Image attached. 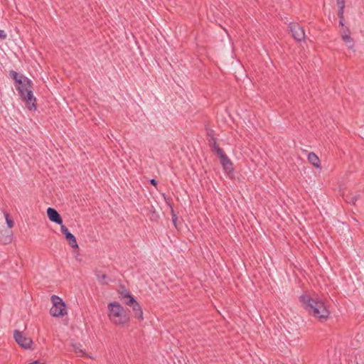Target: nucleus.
I'll return each instance as SVG.
<instances>
[{
  "mask_svg": "<svg viewBox=\"0 0 364 364\" xmlns=\"http://www.w3.org/2000/svg\"><path fill=\"white\" fill-rule=\"evenodd\" d=\"M60 229L63 235L65 236L68 243L70 245V247L78 250L79 247L75 235L72 234L69 231L68 228L64 225H61Z\"/></svg>",
  "mask_w": 364,
  "mask_h": 364,
  "instance_id": "8",
  "label": "nucleus"
},
{
  "mask_svg": "<svg viewBox=\"0 0 364 364\" xmlns=\"http://www.w3.org/2000/svg\"><path fill=\"white\" fill-rule=\"evenodd\" d=\"M360 198L359 193H350L343 196L345 201L349 204L355 205V202Z\"/></svg>",
  "mask_w": 364,
  "mask_h": 364,
  "instance_id": "12",
  "label": "nucleus"
},
{
  "mask_svg": "<svg viewBox=\"0 0 364 364\" xmlns=\"http://www.w3.org/2000/svg\"><path fill=\"white\" fill-rule=\"evenodd\" d=\"M47 215L50 221L58 225H63V218L55 208L49 207L47 209Z\"/></svg>",
  "mask_w": 364,
  "mask_h": 364,
  "instance_id": "10",
  "label": "nucleus"
},
{
  "mask_svg": "<svg viewBox=\"0 0 364 364\" xmlns=\"http://www.w3.org/2000/svg\"><path fill=\"white\" fill-rule=\"evenodd\" d=\"M149 183L155 187L158 185V181L155 178H151L149 180Z\"/></svg>",
  "mask_w": 364,
  "mask_h": 364,
  "instance_id": "26",
  "label": "nucleus"
},
{
  "mask_svg": "<svg viewBox=\"0 0 364 364\" xmlns=\"http://www.w3.org/2000/svg\"><path fill=\"white\" fill-rule=\"evenodd\" d=\"M101 280L102 281H107V279H109L108 276L106 274H102L101 276H100V278Z\"/></svg>",
  "mask_w": 364,
  "mask_h": 364,
  "instance_id": "27",
  "label": "nucleus"
},
{
  "mask_svg": "<svg viewBox=\"0 0 364 364\" xmlns=\"http://www.w3.org/2000/svg\"><path fill=\"white\" fill-rule=\"evenodd\" d=\"M123 288H124V287H122ZM125 289H124V291H122V292H119L121 294V295L122 296V294H125Z\"/></svg>",
  "mask_w": 364,
  "mask_h": 364,
  "instance_id": "29",
  "label": "nucleus"
},
{
  "mask_svg": "<svg viewBox=\"0 0 364 364\" xmlns=\"http://www.w3.org/2000/svg\"><path fill=\"white\" fill-rule=\"evenodd\" d=\"M337 5L345 4V0H336Z\"/></svg>",
  "mask_w": 364,
  "mask_h": 364,
  "instance_id": "28",
  "label": "nucleus"
},
{
  "mask_svg": "<svg viewBox=\"0 0 364 364\" xmlns=\"http://www.w3.org/2000/svg\"><path fill=\"white\" fill-rule=\"evenodd\" d=\"M206 134L210 150L213 153L216 154L219 149H222L217 144V139L214 136L215 132L212 129L206 128Z\"/></svg>",
  "mask_w": 364,
  "mask_h": 364,
  "instance_id": "9",
  "label": "nucleus"
},
{
  "mask_svg": "<svg viewBox=\"0 0 364 364\" xmlns=\"http://www.w3.org/2000/svg\"><path fill=\"white\" fill-rule=\"evenodd\" d=\"M225 173L231 178H234V167L231 160L228 158L223 149H219L216 153Z\"/></svg>",
  "mask_w": 364,
  "mask_h": 364,
  "instance_id": "5",
  "label": "nucleus"
},
{
  "mask_svg": "<svg viewBox=\"0 0 364 364\" xmlns=\"http://www.w3.org/2000/svg\"><path fill=\"white\" fill-rule=\"evenodd\" d=\"M6 38H7L6 33L4 32V31L0 29V39L5 40Z\"/></svg>",
  "mask_w": 364,
  "mask_h": 364,
  "instance_id": "24",
  "label": "nucleus"
},
{
  "mask_svg": "<svg viewBox=\"0 0 364 364\" xmlns=\"http://www.w3.org/2000/svg\"><path fill=\"white\" fill-rule=\"evenodd\" d=\"M94 273H95V277H97V279L98 282L100 284H102V285H107L108 284V282L107 281H102V280H101L100 279V276L102 275L101 274V271L98 270L97 269H95L94 270Z\"/></svg>",
  "mask_w": 364,
  "mask_h": 364,
  "instance_id": "21",
  "label": "nucleus"
},
{
  "mask_svg": "<svg viewBox=\"0 0 364 364\" xmlns=\"http://www.w3.org/2000/svg\"><path fill=\"white\" fill-rule=\"evenodd\" d=\"M302 308L311 316L321 321H326L330 311L324 301L318 297H312L308 294H303L299 297Z\"/></svg>",
  "mask_w": 364,
  "mask_h": 364,
  "instance_id": "2",
  "label": "nucleus"
},
{
  "mask_svg": "<svg viewBox=\"0 0 364 364\" xmlns=\"http://www.w3.org/2000/svg\"><path fill=\"white\" fill-rule=\"evenodd\" d=\"M342 27L341 31V35H350V31L349 28L346 26H345V23H343V26H341Z\"/></svg>",
  "mask_w": 364,
  "mask_h": 364,
  "instance_id": "23",
  "label": "nucleus"
},
{
  "mask_svg": "<svg viewBox=\"0 0 364 364\" xmlns=\"http://www.w3.org/2000/svg\"><path fill=\"white\" fill-rule=\"evenodd\" d=\"M14 338L15 341L23 348L28 349L33 343V341L30 338L23 336V332L19 330L14 331Z\"/></svg>",
  "mask_w": 364,
  "mask_h": 364,
  "instance_id": "7",
  "label": "nucleus"
},
{
  "mask_svg": "<svg viewBox=\"0 0 364 364\" xmlns=\"http://www.w3.org/2000/svg\"><path fill=\"white\" fill-rule=\"evenodd\" d=\"M288 27L292 37L296 41L300 42L305 38L304 30L298 23H290Z\"/></svg>",
  "mask_w": 364,
  "mask_h": 364,
  "instance_id": "6",
  "label": "nucleus"
},
{
  "mask_svg": "<svg viewBox=\"0 0 364 364\" xmlns=\"http://www.w3.org/2000/svg\"><path fill=\"white\" fill-rule=\"evenodd\" d=\"M131 308L134 312V318L139 321H142L144 319L143 311L139 302H137L136 305L131 306Z\"/></svg>",
  "mask_w": 364,
  "mask_h": 364,
  "instance_id": "13",
  "label": "nucleus"
},
{
  "mask_svg": "<svg viewBox=\"0 0 364 364\" xmlns=\"http://www.w3.org/2000/svg\"><path fill=\"white\" fill-rule=\"evenodd\" d=\"M72 346L74 348L75 353L80 354V356H83L85 354V353L81 348L82 347L81 344L75 343V344H73Z\"/></svg>",
  "mask_w": 364,
  "mask_h": 364,
  "instance_id": "20",
  "label": "nucleus"
},
{
  "mask_svg": "<svg viewBox=\"0 0 364 364\" xmlns=\"http://www.w3.org/2000/svg\"><path fill=\"white\" fill-rule=\"evenodd\" d=\"M341 38L348 48L351 49L354 46V41L350 35H341Z\"/></svg>",
  "mask_w": 364,
  "mask_h": 364,
  "instance_id": "18",
  "label": "nucleus"
},
{
  "mask_svg": "<svg viewBox=\"0 0 364 364\" xmlns=\"http://www.w3.org/2000/svg\"><path fill=\"white\" fill-rule=\"evenodd\" d=\"M108 316L115 325H125L130 321V316L127 310L117 301L108 304Z\"/></svg>",
  "mask_w": 364,
  "mask_h": 364,
  "instance_id": "3",
  "label": "nucleus"
},
{
  "mask_svg": "<svg viewBox=\"0 0 364 364\" xmlns=\"http://www.w3.org/2000/svg\"><path fill=\"white\" fill-rule=\"evenodd\" d=\"M147 216L151 221L157 222L159 219V215L153 205L148 208Z\"/></svg>",
  "mask_w": 364,
  "mask_h": 364,
  "instance_id": "16",
  "label": "nucleus"
},
{
  "mask_svg": "<svg viewBox=\"0 0 364 364\" xmlns=\"http://www.w3.org/2000/svg\"><path fill=\"white\" fill-rule=\"evenodd\" d=\"M53 306L50 309V314L53 317H63L67 314V305L63 299L56 295L51 296Z\"/></svg>",
  "mask_w": 364,
  "mask_h": 364,
  "instance_id": "4",
  "label": "nucleus"
},
{
  "mask_svg": "<svg viewBox=\"0 0 364 364\" xmlns=\"http://www.w3.org/2000/svg\"><path fill=\"white\" fill-rule=\"evenodd\" d=\"M164 197V199H165V201L166 203H167V205L171 208V218H172V222L175 226L176 228H178V225H177V220H178V216L176 215V214L175 213V211L173 210V208L172 206V204L170 202V198H166L165 196V194H163Z\"/></svg>",
  "mask_w": 364,
  "mask_h": 364,
  "instance_id": "14",
  "label": "nucleus"
},
{
  "mask_svg": "<svg viewBox=\"0 0 364 364\" xmlns=\"http://www.w3.org/2000/svg\"><path fill=\"white\" fill-rule=\"evenodd\" d=\"M337 6L338 7V16L339 18V25L343 26V23L345 22V18H344L345 4L337 5Z\"/></svg>",
  "mask_w": 364,
  "mask_h": 364,
  "instance_id": "17",
  "label": "nucleus"
},
{
  "mask_svg": "<svg viewBox=\"0 0 364 364\" xmlns=\"http://www.w3.org/2000/svg\"><path fill=\"white\" fill-rule=\"evenodd\" d=\"M138 301L136 300L135 297L134 296H132L127 299L124 300V303L129 306L130 307L136 305Z\"/></svg>",
  "mask_w": 364,
  "mask_h": 364,
  "instance_id": "22",
  "label": "nucleus"
},
{
  "mask_svg": "<svg viewBox=\"0 0 364 364\" xmlns=\"http://www.w3.org/2000/svg\"><path fill=\"white\" fill-rule=\"evenodd\" d=\"M133 296L129 291L127 290H125V294H122V297L124 299H127V298Z\"/></svg>",
  "mask_w": 364,
  "mask_h": 364,
  "instance_id": "25",
  "label": "nucleus"
},
{
  "mask_svg": "<svg viewBox=\"0 0 364 364\" xmlns=\"http://www.w3.org/2000/svg\"><path fill=\"white\" fill-rule=\"evenodd\" d=\"M308 161L314 167H316V168L320 167V164H321L320 159L315 153L310 152L308 154Z\"/></svg>",
  "mask_w": 364,
  "mask_h": 364,
  "instance_id": "15",
  "label": "nucleus"
},
{
  "mask_svg": "<svg viewBox=\"0 0 364 364\" xmlns=\"http://www.w3.org/2000/svg\"><path fill=\"white\" fill-rule=\"evenodd\" d=\"M5 218H6V223L7 225V228L11 230V228L14 226V222L12 218L11 217L10 214L8 213H4Z\"/></svg>",
  "mask_w": 364,
  "mask_h": 364,
  "instance_id": "19",
  "label": "nucleus"
},
{
  "mask_svg": "<svg viewBox=\"0 0 364 364\" xmlns=\"http://www.w3.org/2000/svg\"><path fill=\"white\" fill-rule=\"evenodd\" d=\"M13 232L11 230L6 229L3 227L0 229V242L4 245H7L11 242Z\"/></svg>",
  "mask_w": 364,
  "mask_h": 364,
  "instance_id": "11",
  "label": "nucleus"
},
{
  "mask_svg": "<svg viewBox=\"0 0 364 364\" xmlns=\"http://www.w3.org/2000/svg\"><path fill=\"white\" fill-rule=\"evenodd\" d=\"M10 77L14 81L15 87L22 102L29 111H36L37 109L36 98L33 95V83L26 76L15 70L9 71Z\"/></svg>",
  "mask_w": 364,
  "mask_h": 364,
  "instance_id": "1",
  "label": "nucleus"
}]
</instances>
